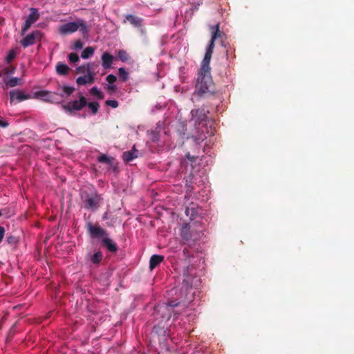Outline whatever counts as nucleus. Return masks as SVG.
Wrapping results in <instances>:
<instances>
[{
  "label": "nucleus",
  "instance_id": "obj_38",
  "mask_svg": "<svg viewBox=\"0 0 354 354\" xmlns=\"http://www.w3.org/2000/svg\"><path fill=\"white\" fill-rule=\"evenodd\" d=\"M224 35H225L224 37H223V46L225 47V48H226V56H227V58H229L230 53H231V48L230 46V44H228V47H227V44H225V38H226V35H225V34H224Z\"/></svg>",
  "mask_w": 354,
  "mask_h": 354
},
{
  "label": "nucleus",
  "instance_id": "obj_42",
  "mask_svg": "<svg viewBox=\"0 0 354 354\" xmlns=\"http://www.w3.org/2000/svg\"><path fill=\"white\" fill-rule=\"evenodd\" d=\"M8 125L9 123L7 120H1V119H0V127H8Z\"/></svg>",
  "mask_w": 354,
  "mask_h": 354
},
{
  "label": "nucleus",
  "instance_id": "obj_43",
  "mask_svg": "<svg viewBox=\"0 0 354 354\" xmlns=\"http://www.w3.org/2000/svg\"><path fill=\"white\" fill-rule=\"evenodd\" d=\"M183 252L185 257H190V255H191L188 248H185L183 250Z\"/></svg>",
  "mask_w": 354,
  "mask_h": 354
},
{
  "label": "nucleus",
  "instance_id": "obj_48",
  "mask_svg": "<svg viewBox=\"0 0 354 354\" xmlns=\"http://www.w3.org/2000/svg\"><path fill=\"white\" fill-rule=\"evenodd\" d=\"M2 214H3V212L1 211V209H0V216H1Z\"/></svg>",
  "mask_w": 354,
  "mask_h": 354
},
{
  "label": "nucleus",
  "instance_id": "obj_14",
  "mask_svg": "<svg viewBox=\"0 0 354 354\" xmlns=\"http://www.w3.org/2000/svg\"><path fill=\"white\" fill-rule=\"evenodd\" d=\"M102 65L104 68H111L115 57L110 53H104L101 55Z\"/></svg>",
  "mask_w": 354,
  "mask_h": 354
},
{
  "label": "nucleus",
  "instance_id": "obj_1",
  "mask_svg": "<svg viewBox=\"0 0 354 354\" xmlns=\"http://www.w3.org/2000/svg\"><path fill=\"white\" fill-rule=\"evenodd\" d=\"M86 230L91 239H98L101 241V244L105 247L109 252L115 253L118 249L117 243L109 237V232L106 229L100 227L98 224H93L92 222H88L86 224Z\"/></svg>",
  "mask_w": 354,
  "mask_h": 354
},
{
  "label": "nucleus",
  "instance_id": "obj_27",
  "mask_svg": "<svg viewBox=\"0 0 354 354\" xmlns=\"http://www.w3.org/2000/svg\"><path fill=\"white\" fill-rule=\"evenodd\" d=\"M88 108L91 110L93 114H96L97 113L100 104L98 102H87Z\"/></svg>",
  "mask_w": 354,
  "mask_h": 354
},
{
  "label": "nucleus",
  "instance_id": "obj_28",
  "mask_svg": "<svg viewBox=\"0 0 354 354\" xmlns=\"http://www.w3.org/2000/svg\"><path fill=\"white\" fill-rule=\"evenodd\" d=\"M90 93L92 95H95L97 98H100V99L104 98V95L103 94V93H102V91H100V90H99V88H95V86H94L93 88H91L90 89Z\"/></svg>",
  "mask_w": 354,
  "mask_h": 354
},
{
  "label": "nucleus",
  "instance_id": "obj_20",
  "mask_svg": "<svg viewBox=\"0 0 354 354\" xmlns=\"http://www.w3.org/2000/svg\"><path fill=\"white\" fill-rule=\"evenodd\" d=\"M4 82L9 87H15V86H17V84H22L23 80L21 78H17V77H13V78L8 79V80H4Z\"/></svg>",
  "mask_w": 354,
  "mask_h": 354
},
{
  "label": "nucleus",
  "instance_id": "obj_19",
  "mask_svg": "<svg viewBox=\"0 0 354 354\" xmlns=\"http://www.w3.org/2000/svg\"><path fill=\"white\" fill-rule=\"evenodd\" d=\"M70 68L65 63L58 62L56 65V71L57 74L67 75L68 74Z\"/></svg>",
  "mask_w": 354,
  "mask_h": 354
},
{
  "label": "nucleus",
  "instance_id": "obj_6",
  "mask_svg": "<svg viewBox=\"0 0 354 354\" xmlns=\"http://www.w3.org/2000/svg\"><path fill=\"white\" fill-rule=\"evenodd\" d=\"M86 105H87V98L84 95L80 94L77 100H73V101H71L66 104H63L62 108L72 114L73 111H75V110L83 109Z\"/></svg>",
  "mask_w": 354,
  "mask_h": 354
},
{
  "label": "nucleus",
  "instance_id": "obj_46",
  "mask_svg": "<svg viewBox=\"0 0 354 354\" xmlns=\"http://www.w3.org/2000/svg\"><path fill=\"white\" fill-rule=\"evenodd\" d=\"M187 157L188 158V159H190V160H192V161L194 160V159H195V157H194V156L192 157L190 153H187Z\"/></svg>",
  "mask_w": 354,
  "mask_h": 354
},
{
  "label": "nucleus",
  "instance_id": "obj_22",
  "mask_svg": "<svg viewBox=\"0 0 354 354\" xmlns=\"http://www.w3.org/2000/svg\"><path fill=\"white\" fill-rule=\"evenodd\" d=\"M97 160L100 162L108 164V165H113L114 158L113 157H109V156L106 155H100L98 156Z\"/></svg>",
  "mask_w": 354,
  "mask_h": 354
},
{
  "label": "nucleus",
  "instance_id": "obj_3",
  "mask_svg": "<svg viewBox=\"0 0 354 354\" xmlns=\"http://www.w3.org/2000/svg\"><path fill=\"white\" fill-rule=\"evenodd\" d=\"M195 88L198 95H200L209 93V92H214V91L212 76L209 72H204L201 64L197 75Z\"/></svg>",
  "mask_w": 354,
  "mask_h": 354
},
{
  "label": "nucleus",
  "instance_id": "obj_31",
  "mask_svg": "<svg viewBox=\"0 0 354 354\" xmlns=\"http://www.w3.org/2000/svg\"><path fill=\"white\" fill-rule=\"evenodd\" d=\"M68 59L72 63H77L80 60V56L77 53H71L68 54Z\"/></svg>",
  "mask_w": 354,
  "mask_h": 354
},
{
  "label": "nucleus",
  "instance_id": "obj_7",
  "mask_svg": "<svg viewBox=\"0 0 354 354\" xmlns=\"http://www.w3.org/2000/svg\"><path fill=\"white\" fill-rule=\"evenodd\" d=\"M179 304L180 302H176V301H170L167 304H158L155 307V312L160 314L164 319H169L172 315L173 308Z\"/></svg>",
  "mask_w": 354,
  "mask_h": 354
},
{
  "label": "nucleus",
  "instance_id": "obj_39",
  "mask_svg": "<svg viewBox=\"0 0 354 354\" xmlns=\"http://www.w3.org/2000/svg\"><path fill=\"white\" fill-rule=\"evenodd\" d=\"M106 81L109 84H115L117 77L114 74H109L106 77Z\"/></svg>",
  "mask_w": 354,
  "mask_h": 354
},
{
  "label": "nucleus",
  "instance_id": "obj_40",
  "mask_svg": "<svg viewBox=\"0 0 354 354\" xmlns=\"http://www.w3.org/2000/svg\"><path fill=\"white\" fill-rule=\"evenodd\" d=\"M84 46V44L81 40H77L74 44V48L75 49H81Z\"/></svg>",
  "mask_w": 354,
  "mask_h": 354
},
{
  "label": "nucleus",
  "instance_id": "obj_4",
  "mask_svg": "<svg viewBox=\"0 0 354 354\" xmlns=\"http://www.w3.org/2000/svg\"><path fill=\"white\" fill-rule=\"evenodd\" d=\"M82 199L84 202V207L90 210H96L100 207L103 198L96 191L90 192V194L85 191L82 194Z\"/></svg>",
  "mask_w": 354,
  "mask_h": 354
},
{
  "label": "nucleus",
  "instance_id": "obj_49",
  "mask_svg": "<svg viewBox=\"0 0 354 354\" xmlns=\"http://www.w3.org/2000/svg\"><path fill=\"white\" fill-rule=\"evenodd\" d=\"M233 53H234V50H232ZM235 57V53L233 54V57L234 58Z\"/></svg>",
  "mask_w": 354,
  "mask_h": 354
},
{
  "label": "nucleus",
  "instance_id": "obj_17",
  "mask_svg": "<svg viewBox=\"0 0 354 354\" xmlns=\"http://www.w3.org/2000/svg\"><path fill=\"white\" fill-rule=\"evenodd\" d=\"M139 151L136 150V147H133L132 150L124 151L122 153V157L124 161H131L135 158H138Z\"/></svg>",
  "mask_w": 354,
  "mask_h": 354
},
{
  "label": "nucleus",
  "instance_id": "obj_12",
  "mask_svg": "<svg viewBox=\"0 0 354 354\" xmlns=\"http://www.w3.org/2000/svg\"><path fill=\"white\" fill-rule=\"evenodd\" d=\"M78 26L77 21L76 22L64 23L59 28V32L61 35H68V33L75 32L77 31Z\"/></svg>",
  "mask_w": 354,
  "mask_h": 354
},
{
  "label": "nucleus",
  "instance_id": "obj_2",
  "mask_svg": "<svg viewBox=\"0 0 354 354\" xmlns=\"http://www.w3.org/2000/svg\"><path fill=\"white\" fill-rule=\"evenodd\" d=\"M211 41H209L208 46L206 48L203 59L201 63L203 71H208L209 73H211V67L209 64L211 63L214 49L215 48V41L217 39V38H220L221 44H224L223 38L225 36V32H221L219 24H216V26H211Z\"/></svg>",
  "mask_w": 354,
  "mask_h": 354
},
{
  "label": "nucleus",
  "instance_id": "obj_30",
  "mask_svg": "<svg viewBox=\"0 0 354 354\" xmlns=\"http://www.w3.org/2000/svg\"><path fill=\"white\" fill-rule=\"evenodd\" d=\"M15 58H16V53L15 50H10L6 57L7 63H11L12 60H14Z\"/></svg>",
  "mask_w": 354,
  "mask_h": 354
},
{
  "label": "nucleus",
  "instance_id": "obj_33",
  "mask_svg": "<svg viewBox=\"0 0 354 354\" xmlns=\"http://www.w3.org/2000/svg\"><path fill=\"white\" fill-rule=\"evenodd\" d=\"M63 91L66 93V95H71L73 92H74L75 88L74 86H68V85H64L62 87Z\"/></svg>",
  "mask_w": 354,
  "mask_h": 354
},
{
  "label": "nucleus",
  "instance_id": "obj_32",
  "mask_svg": "<svg viewBox=\"0 0 354 354\" xmlns=\"http://www.w3.org/2000/svg\"><path fill=\"white\" fill-rule=\"evenodd\" d=\"M16 67L15 66H8L3 68V74H13L15 73Z\"/></svg>",
  "mask_w": 354,
  "mask_h": 354
},
{
  "label": "nucleus",
  "instance_id": "obj_37",
  "mask_svg": "<svg viewBox=\"0 0 354 354\" xmlns=\"http://www.w3.org/2000/svg\"><path fill=\"white\" fill-rule=\"evenodd\" d=\"M7 241L10 243V244H17L19 242V238L17 236H15V235H10L8 236Z\"/></svg>",
  "mask_w": 354,
  "mask_h": 354
},
{
  "label": "nucleus",
  "instance_id": "obj_23",
  "mask_svg": "<svg viewBox=\"0 0 354 354\" xmlns=\"http://www.w3.org/2000/svg\"><path fill=\"white\" fill-rule=\"evenodd\" d=\"M118 58L120 59L122 62H128L130 59V56L125 50H118Z\"/></svg>",
  "mask_w": 354,
  "mask_h": 354
},
{
  "label": "nucleus",
  "instance_id": "obj_21",
  "mask_svg": "<svg viewBox=\"0 0 354 354\" xmlns=\"http://www.w3.org/2000/svg\"><path fill=\"white\" fill-rule=\"evenodd\" d=\"M94 52H95L94 47H92V46L86 47L82 53V58H84V59L90 58V57H92Z\"/></svg>",
  "mask_w": 354,
  "mask_h": 354
},
{
  "label": "nucleus",
  "instance_id": "obj_5",
  "mask_svg": "<svg viewBox=\"0 0 354 354\" xmlns=\"http://www.w3.org/2000/svg\"><path fill=\"white\" fill-rule=\"evenodd\" d=\"M180 236L183 242L192 247L198 239H201V232L192 229L190 224H185L181 227Z\"/></svg>",
  "mask_w": 354,
  "mask_h": 354
},
{
  "label": "nucleus",
  "instance_id": "obj_50",
  "mask_svg": "<svg viewBox=\"0 0 354 354\" xmlns=\"http://www.w3.org/2000/svg\"><path fill=\"white\" fill-rule=\"evenodd\" d=\"M3 74V71H0V76Z\"/></svg>",
  "mask_w": 354,
  "mask_h": 354
},
{
  "label": "nucleus",
  "instance_id": "obj_13",
  "mask_svg": "<svg viewBox=\"0 0 354 354\" xmlns=\"http://www.w3.org/2000/svg\"><path fill=\"white\" fill-rule=\"evenodd\" d=\"M95 75L94 72L92 71V66H90L89 72H86L84 75L79 77L76 80V82L78 84H93L95 81Z\"/></svg>",
  "mask_w": 354,
  "mask_h": 354
},
{
  "label": "nucleus",
  "instance_id": "obj_34",
  "mask_svg": "<svg viewBox=\"0 0 354 354\" xmlns=\"http://www.w3.org/2000/svg\"><path fill=\"white\" fill-rule=\"evenodd\" d=\"M106 89L109 93H114V92H116L117 91V86L115 85V84H108Z\"/></svg>",
  "mask_w": 354,
  "mask_h": 354
},
{
  "label": "nucleus",
  "instance_id": "obj_8",
  "mask_svg": "<svg viewBox=\"0 0 354 354\" xmlns=\"http://www.w3.org/2000/svg\"><path fill=\"white\" fill-rule=\"evenodd\" d=\"M40 17V14L37 10V8H35V7H30L29 15L27 17L26 20L24 22V24L21 28L22 33H25L26 31H28V28L31 26L32 24L37 21L38 19Z\"/></svg>",
  "mask_w": 354,
  "mask_h": 354
},
{
  "label": "nucleus",
  "instance_id": "obj_51",
  "mask_svg": "<svg viewBox=\"0 0 354 354\" xmlns=\"http://www.w3.org/2000/svg\"><path fill=\"white\" fill-rule=\"evenodd\" d=\"M51 313H52V312H49V313H48V316H50V315Z\"/></svg>",
  "mask_w": 354,
  "mask_h": 354
},
{
  "label": "nucleus",
  "instance_id": "obj_47",
  "mask_svg": "<svg viewBox=\"0 0 354 354\" xmlns=\"http://www.w3.org/2000/svg\"><path fill=\"white\" fill-rule=\"evenodd\" d=\"M205 118V114H203V115H200L198 120H203Z\"/></svg>",
  "mask_w": 354,
  "mask_h": 354
},
{
  "label": "nucleus",
  "instance_id": "obj_29",
  "mask_svg": "<svg viewBox=\"0 0 354 354\" xmlns=\"http://www.w3.org/2000/svg\"><path fill=\"white\" fill-rule=\"evenodd\" d=\"M160 138V130L158 128H156L155 130H151L150 132V138L153 142H156Z\"/></svg>",
  "mask_w": 354,
  "mask_h": 354
},
{
  "label": "nucleus",
  "instance_id": "obj_18",
  "mask_svg": "<svg viewBox=\"0 0 354 354\" xmlns=\"http://www.w3.org/2000/svg\"><path fill=\"white\" fill-rule=\"evenodd\" d=\"M77 30L80 28V32H82V35L86 37V36H88L89 29L84 21L83 19H79L77 21Z\"/></svg>",
  "mask_w": 354,
  "mask_h": 354
},
{
  "label": "nucleus",
  "instance_id": "obj_16",
  "mask_svg": "<svg viewBox=\"0 0 354 354\" xmlns=\"http://www.w3.org/2000/svg\"><path fill=\"white\" fill-rule=\"evenodd\" d=\"M165 257L162 254H153L149 260V268L151 270L155 269L157 265L162 263Z\"/></svg>",
  "mask_w": 354,
  "mask_h": 354
},
{
  "label": "nucleus",
  "instance_id": "obj_35",
  "mask_svg": "<svg viewBox=\"0 0 354 354\" xmlns=\"http://www.w3.org/2000/svg\"><path fill=\"white\" fill-rule=\"evenodd\" d=\"M106 104L112 106V108H117L119 105V102L117 100H106Z\"/></svg>",
  "mask_w": 354,
  "mask_h": 354
},
{
  "label": "nucleus",
  "instance_id": "obj_36",
  "mask_svg": "<svg viewBox=\"0 0 354 354\" xmlns=\"http://www.w3.org/2000/svg\"><path fill=\"white\" fill-rule=\"evenodd\" d=\"M49 95L48 91H46V90H41L40 91H36V93H34V96L36 98H38V97H46V95Z\"/></svg>",
  "mask_w": 354,
  "mask_h": 354
},
{
  "label": "nucleus",
  "instance_id": "obj_10",
  "mask_svg": "<svg viewBox=\"0 0 354 354\" xmlns=\"http://www.w3.org/2000/svg\"><path fill=\"white\" fill-rule=\"evenodd\" d=\"M198 278H194L192 275H187L185 274L184 279H183L180 290L183 292L184 290L185 296L187 297V291L192 288L194 283H196V281H198Z\"/></svg>",
  "mask_w": 354,
  "mask_h": 354
},
{
  "label": "nucleus",
  "instance_id": "obj_11",
  "mask_svg": "<svg viewBox=\"0 0 354 354\" xmlns=\"http://www.w3.org/2000/svg\"><path fill=\"white\" fill-rule=\"evenodd\" d=\"M29 98H31L30 95L25 94V93H24L22 90H19V88H15L10 91V103H14V102H22V100Z\"/></svg>",
  "mask_w": 354,
  "mask_h": 354
},
{
  "label": "nucleus",
  "instance_id": "obj_25",
  "mask_svg": "<svg viewBox=\"0 0 354 354\" xmlns=\"http://www.w3.org/2000/svg\"><path fill=\"white\" fill-rule=\"evenodd\" d=\"M118 75L119 77L122 80V81H127L129 77V74L127 72L125 68H119L118 69Z\"/></svg>",
  "mask_w": 354,
  "mask_h": 354
},
{
  "label": "nucleus",
  "instance_id": "obj_41",
  "mask_svg": "<svg viewBox=\"0 0 354 354\" xmlns=\"http://www.w3.org/2000/svg\"><path fill=\"white\" fill-rule=\"evenodd\" d=\"M4 233H5V227H0V242H1V241L3 239Z\"/></svg>",
  "mask_w": 354,
  "mask_h": 354
},
{
  "label": "nucleus",
  "instance_id": "obj_9",
  "mask_svg": "<svg viewBox=\"0 0 354 354\" xmlns=\"http://www.w3.org/2000/svg\"><path fill=\"white\" fill-rule=\"evenodd\" d=\"M42 37V32L40 30H34V32L28 34V35L21 41V45L24 47H28L31 44L39 41Z\"/></svg>",
  "mask_w": 354,
  "mask_h": 354
},
{
  "label": "nucleus",
  "instance_id": "obj_44",
  "mask_svg": "<svg viewBox=\"0 0 354 354\" xmlns=\"http://www.w3.org/2000/svg\"><path fill=\"white\" fill-rule=\"evenodd\" d=\"M200 109H192L191 111V114L193 115V116H194V115H198V113H200Z\"/></svg>",
  "mask_w": 354,
  "mask_h": 354
},
{
  "label": "nucleus",
  "instance_id": "obj_26",
  "mask_svg": "<svg viewBox=\"0 0 354 354\" xmlns=\"http://www.w3.org/2000/svg\"><path fill=\"white\" fill-rule=\"evenodd\" d=\"M93 65V63H86L77 68V73L80 74H86V71H90V66Z\"/></svg>",
  "mask_w": 354,
  "mask_h": 354
},
{
  "label": "nucleus",
  "instance_id": "obj_45",
  "mask_svg": "<svg viewBox=\"0 0 354 354\" xmlns=\"http://www.w3.org/2000/svg\"><path fill=\"white\" fill-rule=\"evenodd\" d=\"M109 218V213L108 212H105V213H104L103 216H102V218L103 220H106V218Z\"/></svg>",
  "mask_w": 354,
  "mask_h": 354
},
{
  "label": "nucleus",
  "instance_id": "obj_15",
  "mask_svg": "<svg viewBox=\"0 0 354 354\" xmlns=\"http://www.w3.org/2000/svg\"><path fill=\"white\" fill-rule=\"evenodd\" d=\"M129 21L133 26H142L143 19L141 17L134 16V15H127L124 20V23Z\"/></svg>",
  "mask_w": 354,
  "mask_h": 354
},
{
  "label": "nucleus",
  "instance_id": "obj_24",
  "mask_svg": "<svg viewBox=\"0 0 354 354\" xmlns=\"http://www.w3.org/2000/svg\"><path fill=\"white\" fill-rule=\"evenodd\" d=\"M102 259H103V254L101 251H97V252L94 253L91 257V261L93 263H99Z\"/></svg>",
  "mask_w": 354,
  "mask_h": 354
}]
</instances>
